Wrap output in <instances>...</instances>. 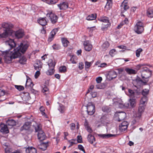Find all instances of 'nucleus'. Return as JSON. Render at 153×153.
I'll use <instances>...</instances> for the list:
<instances>
[{"label":"nucleus","mask_w":153,"mask_h":153,"mask_svg":"<svg viewBox=\"0 0 153 153\" xmlns=\"http://www.w3.org/2000/svg\"><path fill=\"white\" fill-rule=\"evenodd\" d=\"M144 109L145 106L144 105L140 103L138 109V112L141 113L143 111Z\"/></svg>","instance_id":"obj_40"},{"label":"nucleus","mask_w":153,"mask_h":153,"mask_svg":"<svg viewBox=\"0 0 153 153\" xmlns=\"http://www.w3.org/2000/svg\"><path fill=\"white\" fill-rule=\"evenodd\" d=\"M48 142L45 143H43L39 146V148L43 150H45L48 146Z\"/></svg>","instance_id":"obj_28"},{"label":"nucleus","mask_w":153,"mask_h":153,"mask_svg":"<svg viewBox=\"0 0 153 153\" xmlns=\"http://www.w3.org/2000/svg\"><path fill=\"white\" fill-rule=\"evenodd\" d=\"M48 63L49 68H54L56 63L54 62H53L52 60L51 59H49Z\"/></svg>","instance_id":"obj_30"},{"label":"nucleus","mask_w":153,"mask_h":153,"mask_svg":"<svg viewBox=\"0 0 153 153\" xmlns=\"http://www.w3.org/2000/svg\"><path fill=\"white\" fill-rule=\"evenodd\" d=\"M58 109V110L62 113H64L65 110L64 106L61 104L59 105V108Z\"/></svg>","instance_id":"obj_44"},{"label":"nucleus","mask_w":153,"mask_h":153,"mask_svg":"<svg viewBox=\"0 0 153 153\" xmlns=\"http://www.w3.org/2000/svg\"><path fill=\"white\" fill-rule=\"evenodd\" d=\"M100 21L104 23H107L106 25H104L105 26V27H104V28H107L110 27L111 25V23L109 22L108 18V17H103L100 19Z\"/></svg>","instance_id":"obj_16"},{"label":"nucleus","mask_w":153,"mask_h":153,"mask_svg":"<svg viewBox=\"0 0 153 153\" xmlns=\"http://www.w3.org/2000/svg\"><path fill=\"white\" fill-rule=\"evenodd\" d=\"M83 45L85 50L88 51H90L92 49V45L91 42L88 41L84 42Z\"/></svg>","instance_id":"obj_8"},{"label":"nucleus","mask_w":153,"mask_h":153,"mask_svg":"<svg viewBox=\"0 0 153 153\" xmlns=\"http://www.w3.org/2000/svg\"><path fill=\"white\" fill-rule=\"evenodd\" d=\"M128 125V123L127 121H123L119 125V127L120 131L121 132L125 131L127 129Z\"/></svg>","instance_id":"obj_9"},{"label":"nucleus","mask_w":153,"mask_h":153,"mask_svg":"<svg viewBox=\"0 0 153 153\" xmlns=\"http://www.w3.org/2000/svg\"><path fill=\"white\" fill-rule=\"evenodd\" d=\"M35 130L36 132L39 133V131H42V129L41 126L40 124H37L35 126Z\"/></svg>","instance_id":"obj_41"},{"label":"nucleus","mask_w":153,"mask_h":153,"mask_svg":"<svg viewBox=\"0 0 153 153\" xmlns=\"http://www.w3.org/2000/svg\"><path fill=\"white\" fill-rule=\"evenodd\" d=\"M59 71L61 73H65L67 71L66 68L65 66H63L59 67Z\"/></svg>","instance_id":"obj_42"},{"label":"nucleus","mask_w":153,"mask_h":153,"mask_svg":"<svg viewBox=\"0 0 153 153\" xmlns=\"http://www.w3.org/2000/svg\"><path fill=\"white\" fill-rule=\"evenodd\" d=\"M116 51L114 49L111 50L109 52V54L111 56H113L115 54Z\"/></svg>","instance_id":"obj_52"},{"label":"nucleus","mask_w":153,"mask_h":153,"mask_svg":"<svg viewBox=\"0 0 153 153\" xmlns=\"http://www.w3.org/2000/svg\"><path fill=\"white\" fill-rule=\"evenodd\" d=\"M112 5V0H107V3L105 7L109 9L111 7Z\"/></svg>","instance_id":"obj_33"},{"label":"nucleus","mask_w":153,"mask_h":153,"mask_svg":"<svg viewBox=\"0 0 153 153\" xmlns=\"http://www.w3.org/2000/svg\"><path fill=\"white\" fill-rule=\"evenodd\" d=\"M58 1V0H47L46 3L49 4H55Z\"/></svg>","instance_id":"obj_45"},{"label":"nucleus","mask_w":153,"mask_h":153,"mask_svg":"<svg viewBox=\"0 0 153 153\" xmlns=\"http://www.w3.org/2000/svg\"><path fill=\"white\" fill-rule=\"evenodd\" d=\"M119 104L120 105V107L121 108L123 107L127 108H133L136 105V101L135 99H130L128 102H126L124 104L123 103V102L120 101Z\"/></svg>","instance_id":"obj_4"},{"label":"nucleus","mask_w":153,"mask_h":153,"mask_svg":"<svg viewBox=\"0 0 153 153\" xmlns=\"http://www.w3.org/2000/svg\"><path fill=\"white\" fill-rule=\"evenodd\" d=\"M145 26L144 24L141 21H139L136 23L135 25L134 30L135 32L140 34L143 31L144 27Z\"/></svg>","instance_id":"obj_5"},{"label":"nucleus","mask_w":153,"mask_h":153,"mask_svg":"<svg viewBox=\"0 0 153 153\" xmlns=\"http://www.w3.org/2000/svg\"><path fill=\"white\" fill-rule=\"evenodd\" d=\"M128 23V19L126 18L125 19V20L123 21L122 23L124 25L125 24H127Z\"/></svg>","instance_id":"obj_64"},{"label":"nucleus","mask_w":153,"mask_h":153,"mask_svg":"<svg viewBox=\"0 0 153 153\" xmlns=\"http://www.w3.org/2000/svg\"><path fill=\"white\" fill-rule=\"evenodd\" d=\"M6 125L8 128H11L13 126L16 125V122L12 119L8 120L6 122Z\"/></svg>","instance_id":"obj_17"},{"label":"nucleus","mask_w":153,"mask_h":153,"mask_svg":"<svg viewBox=\"0 0 153 153\" xmlns=\"http://www.w3.org/2000/svg\"><path fill=\"white\" fill-rule=\"evenodd\" d=\"M46 16L53 24H55L57 21L58 17L52 12L48 13Z\"/></svg>","instance_id":"obj_6"},{"label":"nucleus","mask_w":153,"mask_h":153,"mask_svg":"<svg viewBox=\"0 0 153 153\" xmlns=\"http://www.w3.org/2000/svg\"><path fill=\"white\" fill-rule=\"evenodd\" d=\"M40 72L39 71H37L35 74V77L37 78L40 74Z\"/></svg>","instance_id":"obj_61"},{"label":"nucleus","mask_w":153,"mask_h":153,"mask_svg":"<svg viewBox=\"0 0 153 153\" xmlns=\"http://www.w3.org/2000/svg\"><path fill=\"white\" fill-rule=\"evenodd\" d=\"M6 45L10 47V49L5 52L0 51V56L4 55L5 62L7 63H10L13 59H15L20 56L21 53H24L27 49L28 45L27 44L21 43L20 45L13 51H10V49L16 46V44L13 39H9L5 42Z\"/></svg>","instance_id":"obj_1"},{"label":"nucleus","mask_w":153,"mask_h":153,"mask_svg":"<svg viewBox=\"0 0 153 153\" xmlns=\"http://www.w3.org/2000/svg\"><path fill=\"white\" fill-rule=\"evenodd\" d=\"M91 94L93 98L95 97L97 95V93L96 92H91Z\"/></svg>","instance_id":"obj_63"},{"label":"nucleus","mask_w":153,"mask_h":153,"mask_svg":"<svg viewBox=\"0 0 153 153\" xmlns=\"http://www.w3.org/2000/svg\"><path fill=\"white\" fill-rule=\"evenodd\" d=\"M78 148L79 150L83 151L84 153H86L83 147L81 145L79 144L78 145Z\"/></svg>","instance_id":"obj_56"},{"label":"nucleus","mask_w":153,"mask_h":153,"mask_svg":"<svg viewBox=\"0 0 153 153\" xmlns=\"http://www.w3.org/2000/svg\"><path fill=\"white\" fill-rule=\"evenodd\" d=\"M1 26L2 27L0 29V38H6L12 35L13 30H10L12 27V25L3 23Z\"/></svg>","instance_id":"obj_2"},{"label":"nucleus","mask_w":153,"mask_h":153,"mask_svg":"<svg viewBox=\"0 0 153 153\" xmlns=\"http://www.w3.org/2000/svg\"><path fill=\"white\" fill-rule=\"evenodd\" d=\"M98 135L103 139H108L112 137H116L117 135L111 134H99Z\"/></svg>","instance_id":"obj_20"},{"label":"nucleus","mask_w":153,"mask_h":153,"mask_svg":"<svg viewBox=\"0 0 153 153\" xmlns=\"http://www.w3.org/2000/svg\"><path fill=\"white\" fill-rule=\"evenodd\" d=\"M12 34H15L16 36L18 38L22 37L24 35L23 31L22 30H19L16 32H13Z\"/></svg>","instance_id":"obj_15"},{"label":"nucleus","mask_w":153,"mask_h":153,"mask_svg":"<svg viewBox=\"0 0 153 153\" xmlns=\"http://www.w3.org/2000/svg\"><path fill=\"white\" fill-rule=\"evenodd\" d=\"M76 57L72 56L70 59V61L73 64H76V61L75 60Z\"/></svg>","instance_id":"obj_55"},{"label":"nucleus","mask_w":153,"mask_h":153,"mask_svg":"<svg viewBox=\"0 0 153 153\" xmlns=\"http://www.w3.org/2000/svg\"><path fill=\"white\" fill-rule=\"evenodd\" d=\"M145 65H146L144 64H139L136 66V68L137 70H139L141 68H143V69L144 67H143Z\"/></svg>","instance_id":"obj_51"},{"label":"nucleus","mask_w":153,"mask_h":153,"mask_svg":"<svg viewBox=\"0 0 153 153\" xmlns=\"http://www.w3.org/2000/svg\"><path fill=\"white\" fill-rule=\"evenodd\" d=\"M87 139L88 141L91 144H92L95 141L94 137L91 134L88 135Z\"/></svg>","instance_id":"obj_29"},{"label":"nucleus","mask_w":153,"mask_h":153,"mask_svg":"<svg viewBox=\"0 0 153 153\" xmlns=\"http://www.w3.org/2000/svg\"><path fill=\"white\" fill-rule=\"evenodd\" d=\"M137 82V85H139L141 82H142L144 83H145V81L142 80L141 78L139 77H137L135 79V80L134 81V82Z\"/></svg>","instance_id":"obj_34"},{"label":"nucleus","mask_w":153,"mask_h":153,"mask_svg":"<svg viewBox=\"0 0 153 153\" xmlns=\"http://www.w3.org/2000/svg\"><path fill=\"white\" fill-rule=\"evenodd\" d=\"M46 18H40L38 20V22L39 24L43 26L47 24V22L46 19Z\"/></svg>","instance_id":"obj_23"},{"label":"nucleus","mask_w":153,"mask_h":153,"mask_svg":"<svg viewBox=\"0 0 153 153\" xmlns=\"http://www.w3.org/2000/svg\"><path fill=\"white\" fill-rule=\"evenodd\" d=\"M126 117V114L124 112L118 113L117 114L118 121L120 122L125 119Z\"/></svg>","instance_id":"obj_18"},{"label":"nucleus","mask_w":153,"mask_h":153,"mask_svg":"<svg viewBox=\"0 0 153 153\" xmlns=\"http://www.w3.org/2000/svg\"><path fill=\"white\" fill-rule=\"evenodd\" d=\"M11 149H10L8 148H7L5 149L6 153H20V152L17 151L15 152H12Z\"/></svg>","instance_id":"obj_49"},{"label":"nucleus","mask_w":153,"mask_h":153,"mask_svg":"<svg viewBox=\"0 0 153 153\" xmlns=\"http://www.w3.org/2000/svg\"><path fill=\"white\" fill-rule=\"evenodd\" d=\"M48 88L46 86L44 85V87H43V88L42 90V91L43 93H45L48 91Z\"/></svg>","instance_id":"obj_57"},{"label":"nucleus","mask_w":153,"mask_h":153,"mask_svg":"<svg viewBox=\"0 0 153 153\" xmlns=\"http://www.w3.org/2000/svg\"><path fill=\"white\" fill-rule=\"evenodd\" d=\"M109 46V42L107 41L105 42L102 45V47L104 49H106Z\"/></svg>","instance_id":"obj_43"},{"label":"nucleus","mask_w":153,"mask_h":153,"mask_svg":"<svg viewBox=\"0 0 153 153\" xmlns=\"http://www.w3.org/2000/svg\"><path fill=\"white\" fill-rule=\"evenodd\" d=\"M149 93V90L148 89H143L142 92V95L143 96H147Z\"/></svg>","instance_id":"obj_47"},{"label":"nucleus","mask_w":153,"mask_h":153,"mask_svg":"<svg viewBox=\"0 0 153 153\" xmlns=\"http://www.w3.org/2000/svg\"><path fill=\"white\" fill-rule=\"evenodd\" d=\"M8 128L7 125L1 124L0 125V131L4 133L7 134L9 133Z\"/></svg>","instance_id":"obj_10"},{"label":"nucleus","mask_w":153,"mask_h":153,"mask_svg":"<svg viewBox=\"0 0 153 153\" xmlns=\"http://www.w3.org/2000/svg\"><path fill=\"white\" fill-rule=\"evenodd\" d=\"M108 117V115H107L102 116L100 119L101 122L104 124L108 123L109 122V119Z\"/></svg>","instance_id":"obj_21"},{"label":"nucleus","mask_w":153,"mask_h":153,"mask_svg":"<svg viewBox=\"0 0 153 153\" xmlns=\"http://www.w3.org/2000/svg\"><path fill=\"white\" fill-rule=\"evenodd\" d=\"M96 18V15L92 14L88 15L86 19L88 20H94Z\"/></svg>","instance_id":"obj_31"},{"label":"nucleus","mask_w":153,"mask_h":153,"mask_svg":"<svg viewBox=\"0 0 153 153\" xmlns=\"http://www.w3.org/2000/svg\"><path fill=\"white\" fill-rule=\"evenodd\" d=\"M15 88L19 91H22L24 90V88L21 85H15Z\"/></svg>","instance_id":"obj_50"},{"label":"nucleus","mask_w":153,"mask_h":153,"mask_svg":"<svg viewBox=\"0 0 153 153\" xmlns=\"http://www.w3.org/2000/svg\"><path fill=\"white\" fill-rule=\"evenodd\" d=\"M26 153H36V150L32 147H29L26 149Z\"/></svg>","instance_id":"obj_24"},{"label":"nucleus","mask_w":153,"mask_h":153,"mask_svg":"<svg viewBox=\"0 0 153 153\" xmlns=\"http://www.w3.org/2000/svg\"><path fill=\"white\" fill-rule=\"evenodd\" d=\"M54 50H59L60 48V46L58 45L54 44L52 46Z\"/></svg>","instance_id":"obj_54"},{"label":"nucleus","mask_w":153,"mask_h":153,"mask_svg":"<svg viewBox=\"0 0 153 153\" xmlns=\"http://www.w3.org/2000/svg\"><path fill=\"white\" fill-rule=\"evenodd\" d=\"M58 6L59 7L60 10H65L68 7V5L67 2H63L59 4H58Z\"/></svg>","instance_id":"obj_19"},{"label":"nucleus","mask_w":153,"mask_h":153,"mask_svg":"<svg viewBox=\"0 0 153 153\" xmlns=\"http://www.w3.org/2000/svg\"><path fill=\"white\" fill-rule=\"evenodd\" d=\"M121 10L123 12V10H127L129 9V6L128 5L127 0H124L122 3L121 5Z\"/></svg>","instance_id":"obj_12"},{"label":"nucleus","mask_w":153,"mask_h":153,"mask_svg":"<svg viewBox=\"0 0 153 153\" xmlns=\"http://www.w3.org/2000/svg\"><path fill=\"white\" fill-rule=\"evenodd\" d=\"M92 63L93 62H88L85 61V68L87 71L91 66Z\"/></svg>","instance_id":"obj_32"},{"label":"nucleus","mask_w":153,"mask_h":153,"mask_svg":"<svg viewBox=\"0 0 153 153\" xmlns=\"http://www.w3.org/2000/svg\"><path fill=\"white\" fill-rule=\"evenodd\" d=\"M84 126L85 129L89 133H91L93 132L91 128L89 126V124L87 120H85L84 123Z\"/></svg>","instance_id":"obj_26"},{"label":"nucleus","mask_w":153,"mask_h":153,"mask_svg":"<svg viewBox=\"0 0 153 153\" xmlns=\"http://www.w3.org/2000/svg\"><path fill=\"white\" fill-rule=\"evenodd\" d=\"M125 71L129 74H135L137 73V71L135 70L128 68H126Z\"/></svg>","instance_id":"obj_27"},{"label":"nucleus","mask_w":153,"mask_h":153,"mask_svg":"<svg viewBox=\"0 0 153 153\" xmlns=\"http://www.w3.org/2000/svg\"><path fill=\"white\" fill-rule=\"evenodd\" d=\"M148 100V98L147 96H145L142 97L141 100H140V103L144 104L145 103L147 102Z\"/></svg>","instance_id":"obj_35"},{"label":"nucleus","mask_w":153,"mask_h":153,"mask_svg":"<svg viewBox=\"0 0 153 153\" xmlns=\"http://www.w3.org/2000/svg\"><path fill=\"white\" fill-rule=\"evenodd\" d=\"M54 73V68H50V69L46 71V74L48 75H51L53 74Z\"/></svg>","instance_id":"obj_37"},{"label":"nucleus","mask_w":153,"mask_h":153,"mask_svg":"<svg viewBox=\"0 0 153 153\" xmlns=\"http://www.w3.org/2000/svg\"><path fill=\"white\" fill-rule=\"evenodd\" d=\"M26 61L27 59L25 56H22L19 60V62L22 64H25Z\"/></svg>","instance_id":"obj_39"},{"label":"nucleus","mask_w":153,"mask_h":153,"mask_svg":"<svg viewBox=\"0 0 153 153\" xmlns=\"http://www.w3.org/2000/svg\"><path fill=\"white\" fill-rule=\"evenodd\" d=\"M147 15L149 17H153V10H150L148 11Z\"/></svg>","instance_id":"obj_46"},{"label":"nucleus","mask_w":153,"mask_h":153,"mask_svg":"<svg viewBox=\"0 0 153 153\" xmlns=\"http://www.w3.org/2000/svg\"><path fill=\"white\" fill-rule=\"evenodd\" d=\"M70 127L71 128V130H74L75 129L76 125L75 123H72L70 125Z\"/></svg>","instance_id":"obj_59"},{"label":"nucleus","mask_w":153,"mask_h":153,"mask_svg":"<svg viewBox=\"0 0 153 153\" xmlns=\"http://www.w3.org/2000/svg\"><path fill=\"white\" fill-rule=\"evenodd\" d=\"M26 85L32 87L33 85V83L31 82L30 79H27L26 82Z\"/></svg>","instance_id":"obj_38"},{"label":"nucleus","mask_w":153,"mask_h":153,"mask_svg":"<svg viewBox=\"0 0 153 153\" xmlns=\"http://www.w3.org/2000/svg\"><path fill=\"white\" fill-rule=\"evenodd\" d=\"M57 31L58 29L57 28H55L52 30L51 32L50 35L48 38V42H50L53 40L54 36L56 34Z\"/></svg>","instance_id":"obj_14"},{"label":"nucleus","mask_w":153,"mask_h":153,"mask_svg":"<svg viewBox=\"0 0 153 153\" xmlns=\"http://www.w3.org/2000/svg\"><path fill=\"white\" fill-rule=\"evenodd\" d=\"M38 139L39 140L41 141L45 140L46 138V136L45 133L43 131H39L37 134Z\"/></svg>","instance_id":"obj_11"},{"label":"nucleus","mask_w":153,"mask_h":153,"mask_svg":"<svg viewBox=\"0 0 153 153\" xmlns=\"http://www.w3.org/2000/svg\"><path fill=\"white\" fill-rule=\"evenodd\" d=\"M84 67V64L83 63L81 62L79 63V68L80 70L82 69Z\"/></svg>","instance_id":"obj_62"},{"label":"nucleus","mask_w":153,"mask_h":153,"mask_svg":"<svg viewBox=\"0 0 153 153\" xmlns=\"http://www.w3.org/2000/svg\"><path fill=\"white\" fill-rule=\"evenodd\" d=\"M141 76L145 83H147L148 81V78L151 76L152 71L147 67H144L141 71Z\"/></svg>","instance_id":"obj_3"},{"label":"nucleus","mask_w":153,"mask_h":153,"mask_svg":"<svg viewBox=\"0 0 153 153\" xmlns=\"http://www.w3.org/2000/svg\"><path fill=\"white\" fill-rule=\"evenodd\" d=\"M87 111L89 115H93L95 112V105L91 103H89L87 106Z\"/></svg>","instance_id":"obj_7"},{"label":"nucleus","mask_w":153,"mask_h":153,"mask_svg":"<svg viewBox=\"0 0 153 153\" xmlns=\"http://www.w3.org/2000/svg\"><path fill=\"white\" fill-rule=\"evenodd\" d=\"M116 76V72L114 71H111L109 72L107 76V78L109 80H111L115 78Z\"/></svg>","instance_id":"obj_13"},{"label":"nucleus","mask_w":153,"mask_h":153,"mask_svg":"<svg viewBox=\"0 0 153 153\" xmlns=\"http://www.w3.org/2000/svg\"><path fill=\"white\" fill-rule=\"evenodd\" d=\"M128 95L131 98L137 97V93L135 92L134 91L131 89H129L128 90Z\"/></svg>","instance_id":"obj_25"},{"label":"nucleus","mask_w":153,"mask_h":153,"mask_svg":"<svg viewBox=\"0 0 153 153\" xmlns=\"http://www.w3.org/2000/svg\"><path fill=\"white\" fill-rule=\"evenodd\" d=\"M142 51V49L140 48L137 49L136 51V56L137 57H138L140 56V53Z\"/></svg>","instance_id":"obj_48"},{"label":"nucleus","mask_w":153,"mask_h":153,"mask_svg":"<svg viewBox=\"0 0 153 153\" xmlns=\"http://www.w3.org/2000/svg\"><path fill=\"white\" fill-rule=\"evenodd\" d=\"M30 123L28 122H26L25 123L23 126L20 128L21 131H22L24 130H27L29 129L30 127Z\"/></svg>","instance_id":"obj_22"},{"label":"nucleus","mask_w":153,"mask_h":153,"mask_svg":"<svg viewBox=\"0 0 153 153\" xmlns=\"http://www.w3.org/2000/svg\"><path fill=\"white\" fill-rule=\"evenodd\" d=\"M77 142L79 143H82V138L81 136L78 135L77 136Z\"/></svg>","instance_id":"obj_58"},{"label":"nucleus","mask_w":153,"mask_h":153,"mask_svg":"<svg viewBox=\"0 0 153 153\" xmlns=\"http://www.w3.org/2000/svg\"><path fill=\"white\" fill-rule=\"evenodd\" d=\"M102 80V78L101 77H98L96 79V81L98 83H100Z\"/></svg>","instance_id":"obj_60"},{"label":"nucleus","mask_w":153,"mask_h":153,"mask_svg":"<svg viewBox=\"0 0 153 153\" xmlns=\"http://www.w3.org/2000/svg\"><path fill=\"white\" fill-rule=\"evenodd\" d=\"M39 110L41 112V114H42V115H45V113L44 112L45 110L44 108L43 107L41 106L39 108Z\"/></svg>","instance_id":"obj_53"},{"label":"nucleus","mask_w":153,"mask_h":153,"mask_svg":"<svg viewBox=\"0 0 153 153\" xmlns=\"http://www.w3.org/2000/svg\"><path fill=\"white\" fill-rule=\"evenodd\" d=\"M62 41L63 46L65 47H67L69 43L68 40L66 38H63L62 39Z\"/></svg>","instance_id":"obj_36"}]
</instances>
